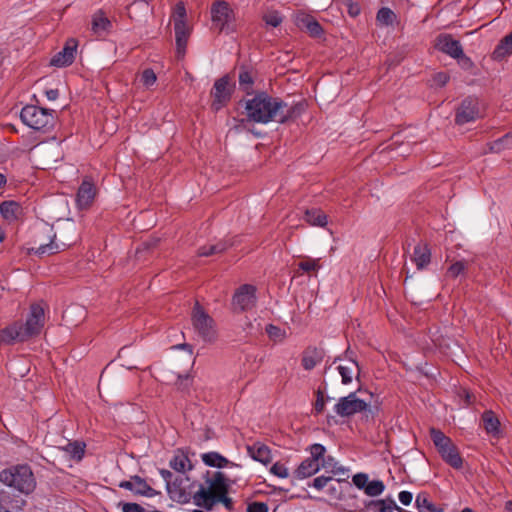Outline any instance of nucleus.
<instances>
[{
  "label": "nucleus",
  "mask_w": 512,
  "mask_h": 512,
  "mask_svg": "<svg viewBox=\"0 0 512 512\" xmlns=\"http://www.w3.org/2000/svg\"><path fill=\"white\" fill-rule=\"evenodd\" d=\"M304 109L305 105L302 102L288 105L281 98L273 97L267 92H258L245 102L246 120L260 124H286L297 119Z\"/></svg>",
  "instance_id": "f257e3e1"
},
{
  "label": "nucleus",
  "mask_w": 512,
  "mask_h": 512,
  "mask_svg": "<svg viewBox=\"0 0 512 512\" xmlns=\"http://www.w3.org/2000/svg\"><path fill=\"white\" fill-rule=\"evenodd\" d=\"M206 484H200L199 489L193 496L194 503L197 506L203 507L206 510H211L216 504V498L229 492V479L220 471L214 472L212 477H209V471L206 473Z\"/></svg>",
  "instance_id": "f03ea898"
},
{
  "label": "nucleus",
  "mask_w": 512,
  "mask_h": 512,
  "mask_svg": "<svg viewBox=\"0 0 512 512\" xmlns=\"http://www.w3.org/2000/svg\"><path fill=\"white\" fill-rule=\"evenodd\" d=\"M21 121L29 128L43 133L50 132L56 123V111L35 105H26L20 112Z\"/></svg>",
  "instance_id": "7ed1b4c3"
},
{
  "label": "nucleus",
  "mask_w": 512,
  "mask_h": 512,
  "mask_svg": "<svg viewBox=\"0 0 512 512\" xmlns=\"http://www.w3.org/2000/svg\"><path fill=\"white\" fill-rule=\"evenodd\" d=\"M0 482L24 494H30L36 487V480L28 465H17L0 472Z\"/></svg>",
  "instance_id": "20e7f679"
},
{
  "label": "nucleus",
  "mask_w": 512,
  "mask_h": 512,
  "mask_svg": "<svg viewBox=\"0 0 512 512\" xmlns=\"http://www.w3.org/2000/svg\"><path fill=\"white\" fill-rule=\"evenodd\" d=\"M430 436L442 459L452 468L457 470L461 469L463 459L452 440L441 430L436 428L430 429Z\"/></svg>",
  "instance_id": "39448f33"
},
{
  "label": "nucleus",
  "mask_w": 512,
  "mask_h": 512,
  "mask_svg": "<svg viewBox=\"0 0 512 512\" xmlns=\"http://www.w3.org/2000/svg\"><path fill=\"white\" fill-rule=\"evenodd\" d=\"M191 320L194 329L204 341L211 342L216 339L215 322L198 301H196L193 307Z\"/></svg>",
  "instance_id": "423d86ee"
},
{
  "label": "nucleus",
  "mask_w": 512,
  "mask_h": 512,
  "mask_svg": "<svg viewBox=\"0 0 512 512\" xmlns=\"http://www.w3.org/2000/svg\"><path fill=\"white\" fill-rule=\"evenodd\" d=\"M310 457L303 460L294 471L297 479H305L316 474L320 470V458L326 453V448L319 443L312 444L309 447Z\"/></svg>",
  "instance_id": "0eeeda50"
},
{
  "label": "nucleus",
  "mask_w": 512,
  "mask_h": 512,
  "mask_svg": "<svg viewBox=\"0 0 512 512\" xmlns=\"http://www.w3.org/2000/svg\"><path fill=\"white\" fill-rule=\"evenodd\" d=\"M234 11L231 9L228 2L224 0L215 1L211 6V19L213 25L219 28V31L231 33L235 31L232 24L234 20Z\"/></svg>",
  "instance_id": "6e6552de"
},
{
  "label": "nucleus",
  "mask_w": 512,
  "mask_h": 512,
  "mask_svg": "<svg viewBox=\"0 0 512 512\" xmlns=\"http://www.w3.org/2000/svg\"><path fill=\"white\" fill-rule=\"evenodd\" d=\"M256 302V287L251 284H243L234 292L231 306L234 312L242 313L253 309Z\"/></svg>",
  "instance_id": "1a4fd4ad"
},
{
  "label": "nucleus",
  "mask_w": 512,
  "mask_h": 512,
  "mask_svg": "<svg viewBox=\"0 0 512 512\" xmlns=\"http://www.w3.org/2000/svg\"><path fill=\"white\" fill-rule=\"evenodd\" d=\"M233 89L234 84L230 83V77L228 75H224L217 79L210 92L212 97V110L219 111L226 106L231 99Z\"/></svg>",
  "instance_id": "9d476101"
},
{
  "label": "nucleus",
  "mask_w": 512,
  "mask_h": 512,
  "mask_svg": "<svg viewBox=\"0 0 512 512\" xmlns=\"http://www.w3.org/2000/svg\"><path fill=\"white\" fill-rule=\"evenodd\" d=\"M368 403L356 397V393L352 392L348 396L341 397L335 405L334 410L341 417H349L356 413L365 411Z\"/></svg>",
  "instance_id": "9b49d317"
},
{
  "label": "nucleus",
  "mask_w": 512,
  "mask_h": 512,
  "mask_svg": "<svg viewBox=\"0 0 512 512\" xmlns=\"http://www.w3.org/2000/svg\"><path fill=\"white\" fill-rule=\"evenodd\" d=\"M480 117L479 102L476 98L466 97L456 110L455 123L464 125Z\"/></svg>",
  "instance_id": "f8f14e48"
},
{
  "label": "nucleus",
  "mask_w": 512,
  "mask_h": 512,
  "mask_svg": "<svg viewBox=\"0 0 512 512\" xmlns=\"http://www.w3.org/2000/svg\"><path fill=\"white\" fill-rule=\"evenodd\" d=\"M437 50L457 59L463 65V48L460 41L453 39L450 34H440L436 39Z\"/></svg>",
  "instance_id": "ddd939ff"
},
{
  "label": "nucleus",
  "mask_w": 512,
  "mask_h": 512,
  "mask_svg": "<svg viewBox=\"0 0 512 512\" xmlns=\"http://www.w3.org/2000/svg\"><path fill=\"white\" fill-rule=\"evenodd\" d=\"M44 326V309L39 304H32L23 329L28 338L38 335Z\"/></svg>",
  "instance_id": "4468645a"
},
{
  "label": "nucleus",
  "mask_w": 512,
  "mask_h": 512,
  "mask_svg": "<svg viewBox=\"0 0 512 512\" xmlns=\"http://www.w3.org/2000/svg\"><path fill=\"white\" fill-rule=\"evenodd\" d=\"M77 41L75 39H69L63 49L56 53L50 60V65L55 67H67L74 62L75 54L77 51Z\"/></svg>",
  "instance_id": "2eb2a0df"
},
{
  "label": "nucleus",
  "mask_w": 512,
  "mask_h": 512,
  "mask_svg": "<svg viewBox=\"0 0 512 512\" xmlns=\"http://www.w3.org/2000/svg\"><path fill=\"white\" fill-rule=\"evenodd\" d=\"M96 194L97 189L95 184L90 179L85 178L76 194L77 207L81 210L88 209L92 205Z\"/></svg>",
  "instance_id": "dca6fc26"
},
{
  "label": "nucleus",
  "mask_w": 512,
  "mask_h": 512,
  "mask_svg": "<svg viewBox=\"0 0 512 512\" xmlns=\"http://www.w3.org/2000/svg\"><path fill=\"white\" fill-rule=\"evenodd\" d=\"M28 337L23 329V324L15 322L0 330V343L10 345L16 341L23 342Z\"/></svg>",
  "instance_id": "f3484780"
},
{
  "label": "nucleus",
  "mask_w": 512,
  "mask_h": 512,
  "mask_svg": "<svg viewBox=\"0 0 512 512\" xmlns=\"http://www.w3.org/2000/svg\"><path fill=\"white\" fill-rule=\"evenodd\" d=\"M323 358V349L309 346L303 351L301 363L305 370L310 371L321 363Z\"/></svg>",
  "instance_id": "a211bd4d"
},
{
  "label": "nucleus",
  "mask_w": 512,
  "mask_h": 512,
  "mask_svg": "<svg viewBox=\"0 0 512 512\" xmlns=\"http://www.w3.org/2000/svg\"><path fill=\"white\" fill-rule=\"evenodd\" d=\"M297 25L305 29L313 38H319L323 35V28L320 23L311 15L304 14L297 18Z\"/></svg>",
  "instance_id": "6ab92c4d"
},
{
  "label": "nucleus",
  "mask_w": 512,
  "mask_h": 512,
  "mask_svg": "<svg viewBox=\"0 0 512 512\" xmlns=\"http://www.w3.org/2000/svg\"><path fill=\"white\" fill-rule=\"evenodd\" d=\"M411 260L418 270L425 269L431 262V250L427 244L419 243L414 247Z\"/></svg>",
  "instance_id": "aec40b11"
},
{
  "label": "nucleus",
  "mask_w": 512,
  "mask_h": 512,
  "mask_svg": "<svg viewBox=\"0 0 512 512\" xmlns=\"http://www.w3.org/2000/svg\"><path fill=\"white\" fill-rule=\"evenodd\" d=\"M337 370L341 375L342 383L345 385L352 382L354 375H356V378L358 379L360 373L359 364L352 357H349L346 364L337 366Z\"/></svg>",
  "instance_id": "412c9836"
},
{
  "label": "nucleus",
  "mask_w": 512,
  "mask_h": 512,
  "mask_svg": "<svg viewBox=\"0 0 512 512\" xmlns=\"http://www.w3.org/2000/svg\"><path fill=\"white\" fill-rule=\"evenodd\" d=\"M91 25L93 32L98 36L108 33L112 28L111 21L105 16L102 10H98L93 15Z\"/></svg>",
  "instance_id": "4be33fe9"
},
{
  "label": "nucleus",
  "mask_w": 512,
  "mask_h": 512,
  "mask_svg": "<svg viewBox=\"0 0 512 512\" xmlns=\"http://www.w3.org/2000/svg\"><path fill=\"white\" fill-rule=\"evenodd\" d=\"M0 213L8 222H14L21 216L22 207L16 201H4L0 204Z\"/></svg>",
  "instance_id": "5701e85b"
},
{
  "label": "nucleus",
  "mask_w": 512,
  "mask_h": 512,
  "mask_svg": "<svg viewBox=\"0 0 512 512\" xmlns=\"http://www.w3.org/2000/svg\"><path fill=\"white\" fill-rule=\"evenodd\" d=\"M512 54V31L503 37L495 47L492 58L501 61Z\"/></svg>",
  "instance_id": "b1692460"
},
{
  "label": "nucleus",
  "mask_w": 512,
  "mask_h": 512,
  "mask_svg": "<svg viewBox=\"0 0 512 512\" xmlns=\"http://www.w3.org/2000/svg\"><path fill=\"white\" fill-rule=\"evenodd\" d=\"M483 428L485 431L493 436L500 434V421L492 410H486L481 416Z\"/></svg>",
  "instance_id": "393cba45"
},
{
  "label": "nucleus",
  "mask_w": 512,
  "mask_h": 512,
  "mask_svg": "<svg viewBox=\"0 0 512 512\" xmlns=\"http://www.w3.org/2000/svg\"><path fill=\"white\" fill-rule=\"evenodd\" d=\"M55 237H56V234L53 235V238L50 240L49 243L42 244L38 248H31L29 250V253H35L39 256L52 255V254L58 253L59 251L65 249V247L70 245V244L64 243V242L61 243V245H59L58 243L55 242Z\"/></svg>",
  "instance_id": "a878e982"
},
{
  "label": "nucleus",
  "mask_w": 512,
  "mask_h": 512,
  "mask_svg": "<svg viewBox=\"0 0 512 512\" xmlns=\"http://www.w3.org/2000/svg\"><path fill=\"white\" fill-rule=\"evenodd\" d=\"M151 1L152 0H134L127 7L129 17L132 19L138 18L152 12V7L150 6Z\"/></svg>",
  "instance_id": "bb28decb"
},
{
  "label": "nucleus",
  "mask_w": 512,
  "mask_h": 512,
  "mask_svg": "<svg viewBox=\"0 0 512 512\" xmlns=\"http://www.w3.org/2000/svg\"><path fill=\"white\" fill-rule=\"evenodd\" d=\"M170 467L177 472H185L193 468L192 463L187 454L182 450H177L169 462Z\"/></svg>",
  "instance_id": "cd10ccee"
},
{
  "label": "nucleus",
  "mask_w": 512,
  "mask_h": 512,
  "mask_svg": "<svg viewBox=\"0 0 512 512\" xmlns=\"http://www.w3.org/2000/svg\"><path fill=\"white\" fill-rule=\"evenodd\" d=\"M201 459L205 465L215 468H224L230 463L227 458L215 451L203 453Z\"/></svg>",
  "instance_id": "c85d7f7f"
},
{
  "label": "nucleus",
  "mask_w": 512,
  "mask_h": 512,
  "mask_svg": "<svg viewBox=\"0 0 512 512\" xmlns=\"http://www.w3.org/2000/svg\"><path fill=\"white\" fill-rule=\"evenodd\" d=\"M248 452L254 460L263 464L269 463L271 460L270 449L264 444L255 443L248 447Z\"/></svg>",
  "instance_id": "c756f323"
},
{
  "label": "nucleus",
  "mask_w": 512,
  "mask_h": 512,
  "mask_svg": "<svg viewBox=\"0 0 512 512\" xmlns=\"http://www.w3.org/2000/svg\"><path fill=\"white\" fill-rule=\"evenodd\" d=\"M304 219L312 226L324 227L327 224V215L320 209L312 208L307 209L304 214Z\"/></svg>",
  "instance_id": "7c9ffc66"
},
{
  "label": "nucleus",
  "mask_w": 512,
  "mask_h": 512,
  "mask_svg": "<svg viewBox=\"0 0 512 512\" xmlns=\"http://www.w3.org/2000/svg\"><path fill=\"white\" fill-rule=\"evenodd\" d=\"M174 30L177 51L179 54H184L189 37V29L187 27V24H175Z\"/></svg>",
  "instance_id": "2f4dec72"
},
{
  "label": "nucleus",
  "mask_w": 512,
  "mask_h": 512,
  "mask_svg": "<svg viewBox=\"0 0 512 512\" xmlns=\"http://www.w3.org/2000/svg\"><path fill=\"white\" fill-rule=\"evenodd\" d=\"M131 479L134 482L135 494L146 497H154L157 495L158 492L154 490L150 485H148L145 479L138 475L131 476Z\"/></svg>",
  "instance_id": "473e14b6"
},
{
  "label": "nucleus",
  "mask_w": 512,
  "mask_h": 512,
  "mask_svg": "<svg viewBox=\"0 0 512 512\" xmlns=\"http://www.w3.org/2000/svg\"><path fill=\"white\" fill-rule=\"evenodd\" d=\"M229 246L230 244H228L226 241H219L216 244L204 245L198 249L197 255L200 257H208L215 254H220L226 251Z\"/></svg>",
  "instance_id": "72a5a7b5"
},
{
  "label": "nucleus",
  "mask_w": 512,
  "mask_h": 512,
  "mask_svg": "<svg viewBox=\"0 0 512 512\" xmlns=\"http://www.w3.org/2000/svg\"><path fill=\"white\" fill-rule=\"evenodd\" d=\"M487 146L491 153H500L505 149H510L512 147V134L507 133L503 137L488 143Z\"/></svg>",
  "instance_id": "f704fd0d"
},
{
  "label": "nucleus",
  "mask_w": 512,
  "mask_h": 512,
  "mask_svg": "<svg viewBox=\"0 0 512 512\" xmlns=\"http://www.w3.org/2000/svg\"><path fill=\"white\" fill-rule=\"evenodd\" d=\"M63 450L71 457V459L80 461L85 453V444L83 442H69Z\"/></svg>",
  "instance_id": "c9c22d12"
},
{
  "label": "nucleus",
  "mask_w": 512,
  "mask_h": 512,
  "mask_svg": "<svg viewBox=\"0 0 512 512\" xmlns=\"http://www.w3.org/2000/svg\"><path fill=\"white\" fill-rule=\"evenodd\" d=\"M375 508V512H394V507H396V502L389 498L387 500H371L366 504V508Z\"/></svg>",
  "instance_id": "e433bc0d"
},
{
  "label": "nucleus",
  "mask_w": 512,
  "mask_h": 512,
  "mask_svg": "<svg viewBox=\"0 0 512 512\" xmlns=\"http://www.w3.org/2000/svg\"><path fill=\"white\" fill-rule=\"evenodd\" d=\"M415 505L419 512H436L435 505L429 501L427 493H419L416 496Z\"/></svg>",
  "instance_id": "4c0bfd02"
},
{
  "label": "nucleus",
  "mask_w": 512,
  "mask_h": 512,
  "mask_svg": "<svg viewBox=\"0 0 512 512\" xmlns=\"http://www.w3.org/2000/svg\"><path fill=\"white\" fill-rule=\"evenodd\" d=\"M376 19L379 23L389 26L396 20V14L387 7H382L378 12Z\"/></svg>",
  "instance_id": "58836bf2"
},
{
  "label": "nucleus",
  "mask_w": 512,
  "mask_h": 512,
  "mask_svg": "<svg viewBox=\"0 0 512 512\" xmlns=\"http://www.w3.org/2000/svg\"><path fill=\"white\" fill-rule=\"evenodd\" d=\"M238 79L239 85L242 88V90L249 93V90L252 88V85L254 83L252 74L244 67H241Z\"/></svg>",
  "instance_id": "ea45409f"
},
{
  "label": "nucleus",
  "mask_w": 512,
  "mask_h": 512,
  "mask_svg": "<svg viewBox=\"0 0 512 512\" xmlns=\"http://www.w3.org/2000/svg\"><path fill=\"white\" fill-rule=\"evenodd\" d=\"M265 331L268 337L275 342H281L286 337L285 331L273 324H268L265 328Z\"/></svg>",
  "instance_id": "a19ab883"
},
{
  "label": "nucleus",
  "mask_w": 512,
  "mask_h": 512,
  "mask_svg": "<svg viewBox=\"0 0 512 512\" xmlns=\"http://www.w3.org/2000/svg\"><path fill=\"white\" fill-rule=\"evenodd\" d=\"M384 489L385 485L381 480H373L368 483L364 492L370 497H375L382 494Z\"/></svg>",
  "instance_id": "79ce46f5"
},
{
  "label": "nucleus",
  "mask_w": 512,
  "mask_h": 512,
  "mask_svg": "<svg viewBox=\"0 0 512 512\" xmlns=\"http://www.w3.org/2000/svg\"><path fill=\"white\" fill-rule=\"evenodd\" d=\"M193 384V379L189 374L179 375L175 383L177 390L182 393H189Z\"/></svg>",
  "instance_id": "37998d69"
},
{
  "label": "nucleus",
  "mask_w": 512,
  "mask_h": 512,
  "mask_svg": "<svg viewBox=\"0 0 512 512\" xmlns=\"http://www.w3.org/2000/svg\"><path fill=\"white\" fill-rule=\"evenodd\" d=\"M467 269V263L465 261H457L453 263L447 269V276L450 278H457L459 275L464 274Z\"/></svg>",
  "instance_id": "c03bdc74"
},
{
  "label": "nucleus",
  "mask_w": 512,
  "mask_h": 512,
  "mask_svg": "<svg viewBox=\"0 0 512 512\" xmlns=\"http://www.w3.org/2000/svg\"><path fill=\"white\" fill-rule=\"evenodd\" d=\"M186 8L183 2H178L174 8L173 19L175 24H186Z\"/></svg>",
  "instance_id": "a18cd8bd"
},
{
  "label": "nucleus",
  "mask_w": 512,
  "mask_h": 512,
  "mask_svg": "<svg viewBox=\"0 0 512 512\" xmlns=\"http://www.w3.org/2000/svg\"><path fill=\"white\" fill-rule=\"evenodd\" d=\"M298 267L303 272L317 271L320 268L319 259H311L306 257L305 260L298 264Z\"/></svg>",
  "instance_id": "49530a36"
},
{
  "label": "nucleus",
  "mask_w": 512,
  "mask_h": 512,
  "mask_svg": "<svg viewBox=\"0 0 512 512\" xmlns=\"http://www.w3.org/2000/svg\"><path fill=\"white\" fill-rule=\"evenodd\" d=\"M156 80H157L156 74L152 69L147 68L142 72L141 82L143 83V85L145 87L149 88V87L153 86L155 84Z\"/></svg>",
  "instance_id": "de8ad7c7"
},
{
  "label": "nucleus",
  "mask_w": 512,
  "mask_h": 512,
  "mask_svg": "<svg viewBox=\"0 0 512 512\" xmlns=\"http://www.w3.org/2000/svg\"><path fill=\"white\" fill-rule=\"evenodd\" d=\"M263 20L267 25L272 27H278L282 23V17L277 11L265 14Z\"/></svg>",
  "instance_id": "09e8293b"
},
{
  "label": "nucleus",
  "mask_w": 512,
  "mask_h": 512,
  "mask_svg": "<svg viewBox=\"0 0 512 512\" xmlns=\"http://www.w3.org/2000/svg\"><path fill=\"white\" fill-rule=\"evenodd\" d=\"M332 479V476L321 475L314 478L313 481L309 483V486H312L317 490H322Z\"/></svg>",
  "instance_id": "8fccbe9b"
},
{
  "label": "nucleus",
  "mask_w": 512,
  "mask_h": 512,
  "mask_svg": "<svg viewBox=\"0 0 512 512\" xmlns=\"http://www.w3.org/2000/svg\"><path fill=\"white\" fill-rule=\"evenodd\" d=\"M353 483L358 489L365 490L368 485V475L365 473H357L353 476Z\"/></svg>",
  "instance_id": "3c124183"
},
{
  "label": "nucleus",
  "mask_w": 512,
  "mask_h": 512,
  "mask_svg": "<svg viewBox=\"0 0 512 512\" xmlns=\"http://www.w3.org/2000/svg\"><path fill=\"white\" fill-rule=\"evenodd\" d=\"M271 473L274 475L280 477V478H287L289 476L288 469L285 467V465L277 462L273 464V466L270 469Z\"/></svg>",
  "instance_id": "603ef678"
},
{
  "label": "nucleus",
  "mask_w": 512,
  "mask_h": 512,
  "mask_svg": "<svg viewBox=\"0 0 512 512\" xmlns=\"http://www.w3.org/2000/svg\"><path fill=\"white\" fill-rule=\"evenodd\" d=\"M269 507L264 502H252L247 505L246 512H268Z\"/></svg>",
  "instance_id": "864d4df0"
},
{
  "label": "nucleus",
  "mask_w": 512,
  "mask_h": 512,
  "mask_svg": "<svg viewBox=\"0 0 512 512\" xmlns=\"http://www.w3.org/2000/svg\"><path fill=\"white\" fill-rule=\"evenodd\" d=\"M450 79V76L446 72H438L433 77V82L439 87L445 86Z\"/></svg>",
  "instance_id": "5fc2aeb1"
},
{
  "label": "nucleus",
  "mask_w": 512,
  "mask_h": 512,
  "mask_svg": "<svg viewBox=\"0 0 512 512\" xmlns=\"http://www.w3.org/2000/svg\"><path fill=\"white\" fill-rule=\"evenodd\" d=\"M123 512H146L138 503H120Z\"/></svg>",
  "instance_id": "6e6d98bb"
},
{
  "label": "nucleus",
  "mask_w": 512,
  "mask_h": 512,
  "mask_svg": "<svg viewBox=\"0 0 512 512\" xmlns=\"http://www.w3.org/2000/svg\"><path fill=\"white\" fill-rule=\"evenodd\" d=\"M324 408H325L324 395H323V392L321 390H318L317 391V398H316V402H315V406H314L316 414L322 413L324 411Z\"/></svg>",
  "instance_id": "4d7b16f0"
},
{
  "label": "nucleus",
  "mask_w": 512,
  "mask_h": 512,
  "mask_svg": "<svg viewBox=\"0 0 512 512\" xmlns=\"http://www.w3.org/2000/svg\"><path fill=\"white\" fill-rule=\"evenodd\" d=\"M320 468L323 467L324 469L326 470H330L332 468H334L337 464V462L335 461V459L332 457V456H323V458H320Z\"/></svg>",
  "instance_id": "13d9d810"
},
{
  "label": "nucleus",
  "mask_w": 512,
  "mask_h": 512,
  "mask_svg": "<svg viewBox=\"0 0 512 512\" xmlns=\"http://www.w3.org/2000/svg\"><path fill=\"white\" fill-rule=\"evenodd\" d=\"M398 497H399L400 502L405 506L410 505V503L412 502V499H413V495L409 491H401L399 493Z\"/></svg>",
  "instance_id": "bf43d9fd"
},
{
  "label": "nucleus",
  "mask_w": 512,
  "mask_h": 512,
  "mask_svg": "<svg viewBox=\"0 0 512 512\" xmlns=\"http://www.w3.org/2000/svg\"><path fill=\"white\" fill-rule=\"evenodd\" d=\"M223 503L224 506L228 509V510H232L233 509V501L230 497H228V494H223L221 496H219L218 498H216V503Z\"/></svg>",
  "instance_id": "052dcab7"
},
{
  "label": "nucleus",
  "mask_w": 512,
  "mask_h": 512,
  "mask_svg": "<svg viewBox=\"0 0 512 512\" xmlns=\"http://www.w3.org/2000/svg\"><path fill=\"white\" fill-rule=\"evenodd\" d=\"M45 94H46V97L48 98V100H50V101L56 100L59 96V92L57 89H49L45 92Z\"/></svg>",
  "instance_id": "680f3d73"
},
{
  "label": "nucleus",
  "mask_w": 512,
  "mask_h": 512,
  "mask_svg": "<svg viewBox=\"0 0 512 512\" xmlns=\"http://www.w3.org/2000/svg\"><path fill=\"white\" fill-rule=\"evenodd\" d=\"M119 487L134 492V482L132 481V479L129 481L120 482Z\"/></svg>",
  "instance_id": "e2e57ef3"
},
{
  "label": "nucleus",
  "mask_w": 512,
  "mask_h": 512,
  "mask_svg": "<svg viewBox=\"0 0 512 512\" xmlns=\"http://www.w3.org/2000/svg\"><path fill=\"white\" fill-rule=\"evenodd\" d=\"M348 471V469H346L345 467L343 466H338L336 464V466L334 468L331 469V473L333 475H338V474H345L346 472Z\"/></svg>",
  "instance_id": "0e129e2a"
},
{
  "label": "nucleus",
  "mask_w": 512,
  "mask_h": 512,
  "mask_svg": "<svg viewBox=\"0 0 512 512\" xmlns=\"http://www.w3.org/2000/svg\"><path fill=\"white\" fill-rule=\"evenodd\" d=\"M160 474L164 480H166L168 483L172 477V473L169 470L162 469L160 470Z\"/></svg>",
  "instance_id": "69168bd1"
},
{
  "label": "nucleus",
  "mask_w": 512,
  "mask_h": 512,
  "mask_svg": "<svg viewBox=\"0 0 512 512\" xmlns=\"http://www.w3.org/2000/svg\"><path fill=\"white\" fill-rule=\"evenodd\" d=\"M461 66L464 67L465 69H469L473 66V62L471 61V59L469 57H466L463 54V65H461Z\"/></svg>",
  "instance_id": "338daca9"
},
{
  "label": "nucleus",
  "mask_w": 512,
  "mask_h": 512,
  "mask_svg": "<svg viewBox=\"0 0 512 512\" xmlns=\"http://www.w3.org/2000/svg\"><path fill=\"white\" fill-rule=\"evenodd\" d=\"M7 182L6 176L0 173V188L4 187Z\"/></svg>",
  "instance_id": "774afa93"
}]
</instances>
